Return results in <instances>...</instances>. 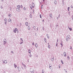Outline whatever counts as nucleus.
Listing matches in <instances>:
<instances>
[{"mask_svg": "<svg viewBox=\"0 0 73 73\" xmlns=\"http://www.w3.org/2000/svg\"><path fill=\"white\" fill-rule=\"evenodd\" d=\"M23 42L22 41V42L20 43V44H21H21H23Z\"/></svg>", "mask_w": 73, "mask_h": 73, "instance_id": "45", "label": "nucleus"}, {"mask_svg": "<svg viewBox=\"0 0 73 73\" xmlns=\"http://www.w3.org/2000/svg\"><path fill=\"white\" fill-rule=\"evenodd\" d=\"M61 62L62 64H64V62L62 61V60H61Z\"/></svg>", "mask_w": 73, "mask_h": 73, "instance_id": "27", "label": "nucleus"}, {"mask_svg": "<svg viewBox=\"0 0 73 73\" xmlns=\"http://www.w3.org/2000/svg\"><path fill=\"white\" fill-rule=\"evenodd\" d=\"M54 4H57V1H54Z\"/></svg>", "mask_w": 73, "mask_h": 73, "instance_id": "15", "label": "nucleus"}, {"mask_svg": "<svg viewBox=\"0 0 73 73\" xmlns=\"http://www.w3.org/2000/svg\"><path fill=\"white\" fill-rule=\"evenodd\" d=\"M25 20H27V18H25Z\"/></svg>", "mask_w": 73, "mask_h": 73, "instance_id": "63", "label": "nucleus"}, {"mask_svg": "<svg viewBox=\"0 0 73 73\" xmlns=\"http://www.w3.org/2000/svg\"><path fill=\"white\" fill-rule=\"evenodd\" d=\"M11 52L12 53H13V54L14 53V52H13V51H11Z\"/></svg>", "mask_w": 73, "mask_h": 73, "instance_id": "43", "label": "nucleus"}, {"mask_svg": "<svg viewBox=\"0 0 73 73\" xmlns=\"http://www.w3.org/2000/svg\"><path fill=\"white\" fill-rule=\"evenodd\" d=\"M50 17H52V15L51 14H50Z\"/></svg>", "mask_w": 73, "mask_h": 73, "instance_id": "22", "label": "nucleus"}, {"mask_svg": "<svg viewBox=\"0 0 73 73\" xmlns=\"http://www.w3.org/2000/svg\"><path fill=\"white\" fill-rule=\"evenodd\" d=\"M3 42L4 44H3V45H5L6 43H7V40H6V39L5 38L3 40Z\"/></svg>", "mask_w": 73, "mask_h": 73, "instance_id": "1", "label": "nucleus"}, {"mask_svg": "<svg viewBox=\"0 0 73 73\" xmlns=\"http://www.w3.org/2000/svg\"><path fill=\"white\" fill-rule=\"evenodd\" d=\"M33 28L34 30H35V29H36V27H35V26H34L33 27Z\"/></svg>", "mask_w": 73, "mask_h": 73, "instance_id": "30", "label": "nucleus"}, {"mask_svg": "<svg viewBox=\"0 0 73 73\" xmlns=\"http://www.w3.org/2000/svg\"><path fill=\"white\" fill-rule=\"evenodd\" d=\"M30 57H32V55H31V54H30Z\"/></svg>", "mask_w": 73, "mask_h": 73, "instance_id": "48", "label": "nucleus"}, {"mask_svg": "<svg viewBox=\"0 0 73 73\" xmlns=\"http://www.w3.org/2000/svg\"><path fill=\"white\" fill-rule=\"evenodd\" d=\"M60 66V65H59V68H61V67Z\"/></svg>", "mask_w": 73, "mask_h": 73, "instance_id": "52", "label": "nucleus"}, {"mask_svg": "<svg viewBox=\"0 0 73 73\" xmlns=\"http://www.w3.org/2000/svg\"><path fill=\"white\" fill-rule=\"evenodd\" d=\"M28 53H29V54H31V50L29 49V50H28Z\"/></svg>", "mask_w": 73, "mask_h": 73, "instance_id": "7", "label": "nucleus"}, {"mask_svg": "<svg viewBox=\"0 0 73 73\" xmlns=\"http://www.w3.org/2000/svg\"><path fill=\"white\" fill-rule=\"evenodd\" d=\"M37 46H38L37 45V43H36L35 44V46L36 47V48H37Z\"/></svg>", "mask_w": 73, "mask_h": 73, "instance_id": "16", "label": "nucleus"}, {"mask_svg": "<svg viewBox=\"0 0 73 73\" xmlns=\"http://www.w3.org/2000/svg\"><path fill=\"white\" fill-rule=\"evenodd\" d=\"M43 8V5H42L41 6V9H42Z\"/></svg>", "mask_w": 73, "mask_h": 73, "instance_id": "28", "label": "nucleus"}, {"mask_svg": "<svg viewBox=\"0 0 73 73\" xmlns=\"http://www.w3.org/2000/svg\"><path fill=\"white\" fill-rule=\"evenodd\" d=\"M21 64H22V65H23L24 64H23V62H22L21 63Z\"/></svg>", "mask_w": 73, "mask_h": 73, "instance_id": "56", "label": "nucleus"}, {"mask_svg": "<svg viewBox=\"0 0 73 73\" xmlns=\"http://www.w3.org/2000/svg\"><path fill=\"white\" fill-rule=\"evenodd\" d=\"M32 7L33 8H34L35 7V4L33 3L32 4Z\"/></svg>", "mask_w": 73, "mask_h": 73, "instance_id": "9", "label": "nucleus"}, {"mask_svg": "<svg viewBox=\"0 0 73 73\" xmlns=\"http://www.w3.org/2000/svg\"><path fill=\"white\" fill-rule=\"evenodd\" d=\"M60 45H62L61 46L62 47V46H63V45H62V43H60Z\"/></svg>", "mask_w": 73, "mask_h": 73, "instance_id": "31", "label": "nucleus"}, {"mask_svg": "<svg viewBox=\"0 0 73 73\" xmlns=\"http://www.w3.org/2000/svg\"><path fill=\"white\" fill-rule=\"evenodd\" d=\"M70 49H71V50H72V46H70Z\"/></svg>", "mask_w": 73, "mask_h": 73, "instance_id": "35", "label": "nucleus"}, {"mask_svg": "<svg viewBox=\"0 0 73 73\" xmlns=\"http://www.w3.org/2000/svg\"><path fill=\"white\" fill-rule=\"evenodd\" d=\"M58 45V43L57 42L56 43V46H58L57 45Z\"/></svg>", "mask_w": 73, "mask_h": 73, "instance_id": "26", "label": "nucleus"}, {"mask_svg": "<svg viewBox=\"0 0 73 73\" xmlns=\"http://www.w3.org/2000/svg\"><path fill=\"white\" fill-rule=\"evenodd\" d=\"M68 29H69L70 31H72V28H69V26H68Z\"/></svg>", "mask_w": 73, "mask_h": 73, "instance_id": "11", "label": "nucleus"}, {"mask_svg": "<svg viewBox=\"0 0 73 73\" xmlns=\"http://www.w3.org/2000/svg\"><path fill=\"white\" fill-rule=\"evenodd\" d=\"M20 5H18V8H19V9H20Z\"/></svg>", "mask_w": 73, "mask_h": 73, "instance_id": "19", "label": "nucleus"}, {"mask_svg": "<svg viewBox=\"0 0 73 73\" xmlns=\"http://www.w3.org/2000/svg\"><path fill=\"white\" fill-rule=\"evenodd\" d=\"M44 70H42V73H44Z\"/></svg>", "mask_w": 73, "mask_h": 73, "instance_id": "24", "label": "nucleus"}, {"mask_svg": "<svg viewBox=\"0 0 73 73\" xmlns=\"http://www.w3.org/2000/svg\"><path fill=\"white\" fill-rule=\"evenodd\" d=\"M69 7H68V11H69Z\"/></svg>", "mask_w": 73, "mask_h": 73, "instance_id": "47", "label": "nucleus"}, {"mask_svg": "<svg viewBox=\"0 0 73 73\" xmlns=\"http://www.w3.org/2000/svg\"><path fill=\"white\" fill-rule=\"evenodd\" d=\"M8 21L9 23L10 22V23H12V20L10 19H9L8 20Z\"/></svg>", "mask_w": 73, "mask_h": 73, "instance_id": "8", "label": "nucleus"}, {"mask_svg": "<svg viewBox=\"0 0 73 73\" xmlns=\"http://www.w3.org/2000/svg\"><path fill=\"white\" fill-rule=\"evenodd\" d=\"M42 29L43 31H44V27H42Z\"/></svg>", "mask_w": 73, "mask_h": 73, "instance_id": "41", "label": "nucleus"}, {"mask_svg": "<svg viewBox=\"0 0 73 73\" xmlns=\"http://www.w3.org/2000/svg\"><path fill=\"white\" fill-rule=\"evenodd\" d=\"M16 11L17 12H20V9H19L18 8H16Z\"/></svg>", "mask_w": 73, "mask_h": 73, "instance_id": "4", "label": "nucleus"}, {"mask_svg": "<svg viewBox=\"0 0 73 73\" xmlns=\"http://www.w3.org/2000/svg\"><path fill=\"white\" fill-rule=\"evenodd\" d=\"M25 25H27V26H28V22H27L25 23Z\"/></svg>", "mask_w": 73, "mask_h": 73, "instance_id": "10", "label": "nucleus"}, {"mask_svg": "<svg viewBox=\"0 0 73 73\" xmlns=\"http://www.w3.org/2000/svg\"><path fill=\"white\" fill-rule=\"evenodd\" d=\"M17 68L18 69V71H19V72H20V69H19V67H17Z\"/></svg>", "mask_w": 73, "mask_h": 73, "instance_id": "20", "label": "nucleus"}, {"mask_svg": "<svg viewBox=\"0 0 73 73\" xmlns=\"http://www.w3.org/2000/svg\"><path fill=\"white\" fill-rule=\"evenodd\" d=\"M57 20H58V17H57Z\"/></svg>", "mask_w": 73, "mask_h": 73, "instance_id": "62", "label": "nucleus"}, {"mask_svg": "<svg viewBox=\"0 0 73 73\" xmlns=\"http://www.w3.org/2000/svg\"><path fill=\"white\" fill-rule=\"evenodd\" d=\"M40 17L41 19V18H42V17H41V14L40 15Z\"/></svg>", "mask_w": 73, "mask_h": 73, "instance_id": "37", "label": "nucleus"}, {"mask_svg": "<svg viewBox=\"0 0 73 73\" xmlns=\"http://www.w3.org/2000/svg\"><path fill=\"white\" fill-rule=\"evenodd\" d=\"M7 22H5L4 23V24H5V25H6L7 24Z\"/></svg>", "mask_w": 73, "mask_h": 73, "instance_id": "38", "label": "nucleus"}, {"mask_svg": "<svg viewBox=\"0 0 73 73\" xmlns=\"http://www.w3.org/2000/svg\"><path fill=\"white\" fill-rule=\"evenodd\" d=\"M37 31H38V27L37 28Z\"/></svg>", "mask_w": 73, "mask_h": 73, "instance_id": "61", "label": "nucleus"}, {"mask_svg": "<svg viewBox=\"0 0 73 73\" xmlns=\"http://www.w3.org/2000/svg\"><path fill=\"white\" fill-rule=\"evenodd\" d=\"M2 61L3 63V64H7V61L6 60H5L4 61V60H3Z\"/></svg>", "mask_w": 73, "mask_h": 73, "instance_id": "2", "label": "nucleus"}, {"mask_svg": "<svg viewBox=\"0 0 73 73\" xmlns=\"http://www.w3.org/2000/svg\"><path fill=\"white\" fill-rule=\"evenodd\" d=\"M67 58L68 60H69V56H67Z\"/></svg>", "mask_w": 73, "mask_h": 73, "instance_id": "34", "label": "nucleus"}, {"mask_svg": "<svg viewBox=\"0 0 73 73\" xmlns=\"http://www.w3.org/2000/svg\"><path fill=\"white\" fill-rule=\"evenodd\" d=\"M9 17H11V14H9L8 15Z\"/></svg>", "mask_w": 73, "mask_h": 73, "instance_id": "17", "label": "nucleus"}, {"mask_svg": "<svg viewBox=\"0 0 73 73\" xmlns=\"http://www.w3.org/2000/svg\"><path fill=\"white\" fill-rule=\"evenodd\" d=\"M30 18H32V15H30Z\"/></svg>", "mask_w": 73, "mask_h": 73, "instance_id": "32", "label": "nucleus"}, {"mask_svg": "<svg viewBox=\"0 0 73 73\" xmlns=\"http://www.w3.org/2000/svg\"><path fill=\"white\" fill-rule=\"evenodd\" d=\"M68 13H69V15H70V12H69Z\"/></svg>", "mask_w": 73, "mask_h": 73, "instance_id": "59", "label": "nucleus"}, {"mask_svg": "<svg viewBox=\"0 0 73 73\" xmlns=\"http://www.w3.org/2000/svg\"><path fill=\"white\" fill-rule=\"evenodd\" d=\"M14 66L15 68H16V67H17V66L15 64V63L14 64Z\"/></svg>", "mask_w": 73, "mask_h": 73, "instance_id": "14", "label": "nucleus"}, {"mask_svg": "<svg viewBox=\"0 0 73 73\" xmlns=\"http://www.w3.org/2000/svg\"><path fill=\"white\" fill-rule=\"evenodd\" d=\"M20 25H21V23H20Z\"/></svg>", "mask_w": 73, "mask_h": 73, "instance_id": "60", "label": "nucleus"}, {"mask_svg": "<svg viewBox=\"0 0 73 73\" xmlns=\"http://www.w3.org/2000/svg\"><path fill=\"white\" fill-rule=\"evenodd\" d=\"M21 68L22 69L24 70V68H23V67H21Z\"/></svg>", "mask_w": 73, "mask_h": 73, "instance_id": "55", "label": "nucleus"}, {"mask_svg": "<svg viewBox=\"0 0 73 73\" xmlns=\"http://www.w3.org/2000/svg\"><path fill=\"white\" fill-rule=\"evenodd\" d=\"M54 57H53V58H52V59L51 60V61H54Z\"/></svg>", "mask_w": 73, "mask_h": 73, "instance_id": "12", "label": "nucleus"}, {"mask_svg": "<svg viewBox=\"0 0 73 73\" xmlns=\"http://www.w3.org/2000/svg\"><path fill=\"white\" fill-rule=\"evenodd\" d=\"M42 21L43 22H44V19H43V20H42Z\"/></svg>", "mask_w": 73, "mask_h": 73, "instance_id": "57", "label": "nucleus"}, {"mask_svg": "<svg viewBox=\"0 0 73 73\" xmlns=\"http://www.w3.org/2000/svg\"><path fill=\"white\" fill-rule=\"evenodd\" d=\"M63 55L64 57H66V52H64L63 53Z\"/></svg>", "mask_w": 73, "mask_h": 73, "instance_id": "5", "label": "nucleus"}, {"mask_svg": "<svg viewBox=\"0 0 73 73\" xmlns=\"http://www.w3.org/2000/svg\"><path fill=\"white\" fill-rule=\"evenodd\" d=\"M60 15L59 14L58 16V18H60Z\"/></svg>", "mask_w": 73, "mask_h": 73, "instance_id": "49", "label": "nucleus"}, {"mask_svg": "<svg viewBox=\"0 0 73 73\" xmlns=\"http://www.w3.org/2000/svg\"><path fill=\"white\" fill-rule=\"evenodd\" d=\"M72 20H73V15H72Z\"/></svg>", "mask_w": 73, "mask_h": 73, "instance_id": "50", "label": "nucleus"}, {"mask_svg": "<svg viewBox=\"0 0 73 73\" xmlns=\"http://www.w3.org/2000/svg\"><path fill=\"white\" fill-rule=\"evenodd\" d=\"M70 35H68L66 37V38H67V37H70Z\"/></svg>", "mask_w": 73, "mask_h": 73, "instance_id": "36", "label": "nucleus"}, {"mask_svg": "<svg viewBox=\"0 0 73 73\" xmlns=\"http://www.w3.org/2000/svg\"><path fill=\"white\" fill-rule=\"evenodd\" d=\"M31 6H32V5H30V8H31V9H32V7H31Z\"/></svg>", "mask_w": 73, "mask_h": 73, "instance_id": "40", "label": "nucleus"}, {"mask_svg": "<svg viewBox=\"0 0 73 73\" xmlns=\"http://www.w3.org/2000/svg\"><path fill=\"white\" fill-rule=\"evenodd\" d=\"M71 8H73V6L71 5Z\"/></svg>", "mask_w": 73, "mask_h": 73, "instance_id": "51", "label": "nucleus"}, {"mask_svg": "<svg viewBox=\"0 0 73 73\" xmlns=\"http://www.w3.org/2000/svg\"><path fill=\"white\" fill-rule=\"evenodd\" d=\"M28 29L29 30H30V29H31V28H30V26H28Z\"/></svg>", "mask_w": 73, "mask_h": 73, "instance_id": "18", "label": "nucleus"}, {"mask_svg": "<svg viewBox=\"0 0 73 73\" xmlns=\"http://www.w3.org/2000/svg\"><path fill=\"white\" fill-rule=\"evenodd\" d=\"M48 48H49V49H50V46L49 45H48Z\"/></svg>", "mask_w": 73, "mask_h": 73, "instance_id": "25", "label": "nucleus"}, {"mask_svg": "<svg viewBox=\"0 0 73 73\" xmlns=\"http://www.w3.org/2000/svg\"><path fill=\"white\" fill-rule=\"evenodd\" d=\"M3 7L2 6V5H1V9H3Z\"/></svg>", "mask_w": 73, "mask_h": 73, "instance_id": "44", "label": "nucleus"}, {"mask_svg": "<svg viewBox=\"0 0 73 73\" xmlns=\"http://www.w3.org/2000/svg\"><path fill=\"white\" fill-rule=\"evenodd\" d=\"M30 15H32V13H31V12H30Z\"/></svg>", "mask_w": 73, "mask_h": 73, "instance_id": "54", "label": "nucleus"}, {"mask_svg": "<svg viewBox=\"0 0 73 73\" xmlns=\"http://www.w3.org/2000/svg\"><path fill=\"white\" fill-rule=\"evenodd\" d=\"M20 40H21V41H22V42H23V39L22 38H21Z\"/></svg>", "mask_w": 73, "mask_h": 73, "instance_id": "46", "label": "nucleus"}, {"mask_svg": "<svg viewBox=\"0 0 73 73\" xmlns=\"http://www.w3.org/2000/svg\"><path fill=\"white\" fill-rule=\"evenodd\" d=\"M17 29L16 28H15V29L13 30V32H14V33H16V31H17Z\"/></svg>", "mask_w": 73, "mask_h": 73, "instance_id": "3", "label": "nucleus"}, {"mask_svg": "<svg viewBox=\"0 0 73 73\" xmlns=\"http://www.w3.org/2000/svg\"><path fill=\"white\" fill-rule=\"evenodd\" d=\"M32 45H35V43H34V42H33L32 43Z\"/></svg>", "mask_w": 73, "mask_h": 73, "instance_id": "42", "label": "nucleus"}, {"mask_svg": "<svg viewBox=\"0 0 73 73\" xmlns=\"http://www.w3.org/2000/svg\"><path fill=\"white\" fill-rule=\"evenodd\" d=\"M47 38H49V35H48V34L47 35Z\"/></svg>", "mask_w": 73, "mask_h": 73, "instance_id": "21", "label": "nucleus"}, {"mask_svg": "<svg viewBox=\"0 0 73 73\" xmlns=\"http://www.w3.org/2000/svg\"><path fill=\"white\" fill-rule=\"evenodd\" d=\"M30 72H31V73H34V71H30Z\"/></svg>", "mask_w": 73, "mask_h": 73, "instance_id": "33", "label": "nucleus"}, {"mask_svg": "<svg viewBox=\"0 0 73 73\" xmlns=\"http://www.w3.org/2000/svg\"><path fill=\"white\" fill-rule=\"evenodd\" d=\"M23 65L25 67V64H23Z\"/></svg>", "mask_w": 73, "mask_h": 73, "instance_id": "53", "label": "nucleus"}, {"mask_svg": "<svg viewBox=\"0 0 73 73\" xmlns=\"http://www.w3.org/2000/svg\"><path fill=\"white\" fill-rule=\"evenodd\" d=\"M23 5H21V8H23Z\"/></svg>", "mask_w": 73, "mask_h": 73, "instance_id": "39", "label": "nucleus"}, {"mask_svg": "<svg viewBox=\"0 0 73 73\" xmlns=\"http://www.w3.org/2000/svg\"><path fill=\"white\" fill-rule=\"evenodd\" d=\"M4 21H5V22H7V19H4Z\"/></svg>", "mask_w": 73, "mask_h": 73, "instance_id": "23", "label": "nucleus"}, {"mask_svg": "<svg viewBox=\"0 0 73 73\" xmlns=\"http://www.w3.org/2000/svg\"><path fill=\"white\" fill-rule=\"evenodd\" d=\"M3 2V0H1Z\"/></svg>", "mask_w": 73, "mask_h": 73, "instance_id": "64", "label": "nucleus"}, {"mask_svg": "<svg viewBox=\"0 0 73 73\" xmlns=\"http://www.w3.org/2000/svg\"><path fill=\"white\" fill-rule=\"evenodd\" d=\"M49 68H50V69H51V68H52V65H50V64H49Z\"/></svg>", "mask_w": 73, "mask_h": 73, "instance_id": "13", "label": "nucleus"}, {"mask_svg": "<svg viewBox=\"0 0 73 73\" xmlns=\"http://www.w3.org/2000/svg\"><path fill=\"white\" fill-rule=\"evenodd\" d=\"M45 40L46 41V38H44V40Z\"/></svg>", "mask_w": 73, "mask_h": 73, "instance_id": "58", "label": "nucleus"}, {"mask_svg": "<svg viewBox=\"0 0 73 73\" xmlns=\"http://www.w3.org/2000/svg\"><path fill=\"white\" fill-rule=\"evenodd\" d=\"M23 9L24 11H25V10H26V8H25V7L23 8Z\"/></svg>", "mask_w": 73, "mask_h": 73, "instance_id": "29", "label": "nucleus"}, {"mask_svg": "<svg viewBox=\"0 0 73 73\" xmlns=\"http://www.w3.org/2000/svg\"><path fill=\"white\" fill-rule=\"evenodd\" d=\"M66 38V40L67 41H68V40H69V39H70V38L69 37H67Z\"/></svg>", "mask_w": 73, "mask_h": 73, "instance_id": "6", "label": "nucleus"}]
</instances>
